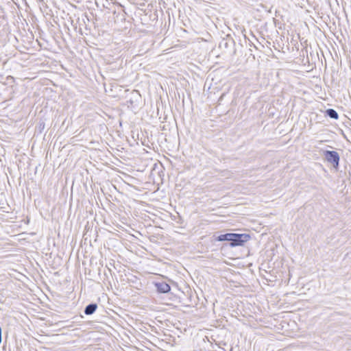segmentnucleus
Listing matches in <instances>:
<instances>
[{"mask_svg": "<svg viewBox=\"0 0 351 351\" xmlns=\"http://www.w3.org/2000/svg\"><path fill=\"white\" fill-rule=\"evenodd\" d=\"M250 236L248 234L232 233L230 241L231 247L242 246L245 242L249 241Z\"/></svg>", "mask_w": 351, "mask_h": 351, "instance_id": "obj_1", "label": "nucleus"}, {"mask_svg": "<svg viewBox=\"0 0 351 351\" xmlns=\"http://www.w3.org/2000/svg\"><path fill=\"white\" fill-rule=\"evenodd\" d=\"M324 156L328 162L332 164L335 167H338L339 162V155L335 151H325Z\"/></svg>", "mask_w": 351, "mask_h": 351, "instance_id": "obj_2", "label": "nucleus"}, {"mask_svg": "<svg viewBox=\"0 0 351 351\" xmlns=\"http://www.w3.org/2000/svg\"><path fill=\"white\" fill-rule=\"evenodd\" d=\"M155 287L158 293H167L171 290L169 285L165 282H158L155 283Z\"/></svg>", "mask_w": 351, "mask_h": 351, "instance_id": "obj_3", "label": "nucleus"}, {"mask_svg": "<svg viewBox=\"0 0 351 351\" xmlns=\"http://www.w3.org/2000/svg\"><path fill=\"white\" fill-rule=\"evenodd\" d=\"M97 308V304L95 303H91L88 304L84 309V313L86 315H90L93 314Z\"/></svg>", "mask_w": 351, "mask_h": 351, "instance_id": "obj_4", "label": "nucleus"}, {"mask_svg": "<svg viewBox=\"0 0 351 351\" xmlns=\"http://www.w3.org/2000/svg\"><path fill=\"white\" fill-rule=\"evenodd\" d=\"M232 233H226L220 234L216 237L215 240L217 241H230Z\"/></svg>", "mask_w": 351, "mask_h": 351, "instance_id": "obj_5", "label": "nucleus"}, {"mask_svg": "<svg viewBox=\"0 0 351 351\" xmlns=\"http://www.w3.org/2000/svg\"><path fill=\"white\" fill-rule=\"evenodd\" d=\"M326 114L331 119H337L339 118L338 113L332 108H329L326 111Z\"/></svg>", "mask_w": 351, "mask_h": 351, "instance_id": "obj_6", "label": "nucleus"}]
</instances>
